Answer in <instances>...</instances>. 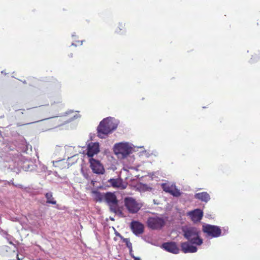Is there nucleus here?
<instances>
[{"label":"nucleus","mask_w":260,"mask_h":260,"mask_svg":"<svg viewBox=\"0 0 260 260\" xmlns=\"http://www.w3.org/2000/svg\"><path fill=\"white\" fill-rule=\"evenodd\" d=\"M131 228L135 235L138 236L143 233L144 225L137 221H133L131 223Z\"/></svg>","instance_id":"obj_11"},{"label":"nucleus","mask_w":260,"mask_h":260,"mask_svg":"<svg viewBox=\"0 0 260 260\" xmlns=\"http://www.w3.org/2000/svg\"><path fill=\"white\" fill-rule=\"evenodd\" d=\"M65 148H66V149H71V147H70V146H65Z\"/></svg>","instance_id":"obj_29"},{"label":"nucleus","mask_w":260,"mask_h":260,"mask_svg":"<svg viewBox=\"0 0 260 260\" xmlns=\"http://www.w3.org/2000/svg\"><path fill=\"white\" fill-rule=\"evenodd\" d=\"M108 182L111 186L114 188L123 189L126 187V185L123 183L121 179L111 178L108 180Z\"/></svg>","instance_id":"obj_15"},{"label":"nucleus","mask_w":260,"mask_h":260,"mask_svg":"<svg viewBox=\"0 0 260 260\" xmlns=\"http://www.w3.org/2000/svg\"><path fill=\"white\" fill-rule=\"evenodd\" d=\"M174 186V185H170L169 184L165 183H163L161 185V187L164 191L169 193L171 191V190H172Z\"/></svg>","instance_id":"obj_19"},{"label":"nucleus","mask_w":260,"mask_h":260,"mask_svg":"<svg viewBox=\"0 0 260 260\" xmlns=\"http://www.w3.org/2000/svg\"><path fill=\"white\" fill-rule=\"evenodd\" d=\"M72 46H77V45H76V44H75L74 43H72Z\"/></svg>","instance_id":"obj_32"},{"label":"nucleus","mask_w":260,"mask_h":260,"mask_svg":"<svg viewBox=\"0 0 260 260\" xmlns=\"http://www.w3.org/2000/svg\"><path fill=\"white\" fill-rule=\"evenodd\" d=\"M133 258L135 259V260H141L140 258V257H136L135 256H133Z\"/></svg>","instance_id":"obj_27"},{"label":"nucleus","mask_w":260,"mask_h":260,"mask_svg":"<svg viewBox=\"0 0 260 260\" xmlns=\"http://www.w3.org/2000/svg\"><path fill=\"white\" fill-rule=\"evenodd\" d=\"M129 254H130V255H131V256H132V257H133V256H134V255L133 254V253H132V252L131 253L129 252Z\"/></svg>","instance_id":"obj_31"},{"label":"nucleus","mask_w":260,"mask_h":260,"mask_svg":"<svg viewBox=\"0 0 260 260\" xmlns=\"http://www.w3.org/2000/svg\"><path fill=\"white\" fill-rule=\"evenodd\" d=\"M111 219L112 220H114L113 218H111Z\"/></svg>","instance_id":"obj_37"},{"label":"nucleus","mask_w":260,"mask_h":260,"mask_svg":"<svg viewBox=\"0 0 260 260\" xmlns=\"http://www.w3.org/2000/svg\"><path fill=\"white\" fill-rule=\"evenodd\" d=\"M104 202L108 205L111 212L114 213H117L119 212L118 200L114 193L111 192L106 193Z\"/></svg>","instance_id":"obj_6"},{"label":"nucleus","mask_w":260,"mask_h":260,"mask_svg":"<svg viewBox=\"0 0 260 260\" xmlns=\"http://www.w3.org/2000/svg\"><path fill=\"white\" fill-rule=\"evenodd\" d=\"M2 73L4 74V72L3 71H2Z\"/></svg>","instance_id":"obj_35"},{"label":"nucleus","mask_w":260,"mask_h":260,"mask_svg":"<svg viewBox=\"0 0 260 260\" xmlns=\"http://www.w3.org/2000/svg\"><path fill=\"white\" fill-rule=\"evenodd\" d=\"M46 199V203L48 204H51L53 205L56 204V201L53 198L52 193L51 192H47L45 194Z\"/></svg>","instance_id":"obj_18"},{"label":"nucleus","mask_w":260,"mask_h":260,"mask_svg":"<svg viewBox=\"0 0 260 260\" xmlns=\"http://www.w3.org/2000/svg\"><path fill=\"white\" fill-rule=\"evenodd\" d=\"M89 161L90 167L94 173L96 174H103L104 173V168L99 160L90 158Z\"/></svg>","instance_id":"obj_9"},{"label":"nucleus","mask_w":260,"mask_h":260,"mask_svg":"<svg viewBox=\"0 0 260 260\" xmlns=\"http://www.w3.org/2000/svg\"><path fill=\"white\" fill-rule=\"evenodd\" d=\"M100 151L99 144L98 142H90L87 146V155L88 157L92 158L93 155L98 154Z\"/></svg>","instance_id":"obj_10"},{"label":"nucleus","mask_w":260,"mask_h":260,"mask_svg":"<svg viewBox=\"0 0 260 260\" xmlns=\"http://www.w3.org/2000/svg\"><path fill=\"white\" fill-rule=\"evenodd\" d=\"M187 215L193 222H198L201 220L203 216V212L201 209H197L189 212Z\"/></svg>","instance_id":"obj_14"},{"label":"nucleus","mask_w":260,"mask_h":260,"mask_svg":"<svg viewBox=\"0 0 260 260\" xmlns=\"http://www.w3.org/2000/svg\"><path fill=\"white\" fill-rule=\"evenodd\" d=\"M22 147L21 148V151L22 152H26L28 150V147L30 146L29 144L27 143L25 140L22 141Z\"/></svg>","instance_id":"obj_22"},{"label":"nucleus","mask_w":260,"mask_h":260,"mask_svg":"<svg viewBox=\"0 0 260 260\" xmlns=\"http://www.w3.org/2000/svg\"><path fill=\"white\" fill-rule=\"evenodd\" d=\"M2 73L4 74V72L3 71H2Z\"/></svg>","instance_id":"obj_36"},{"label":"nucleus","mask_w":260,"mask_h":260,"mask_svg":"<svg viewBox=\"0 0 260 260\" xmlns=\"http://www.w3.org/2000/svg\"><path fill=\"white\" fill-rule=\"evenodd\" d=\"M73 113H74V112L72 110L68 111L65 113V114L63 116H66L68 115L69 114H72Z\"/></svg>","instance_id":"obj_25"},{"label":"nucleus","mask_w":260,"mask_h":260,"mask_svg":"<svg viewBox=\"0 0 260 260\" xmlns=\"http://www.w3.org/2000/svg\"><path fill=\"white\" fill-rule=\"evenodd\" d=\"M194 198L202 202L207 203L210 200V196L208 192L204 191L196 193L194 194Z\"/></svg>","instance_id":"obj_16"},{"label":"nucleus","mask_w":260,"mask_h":260,"mask_svg":"<svg viewBox=\"0 0 260 260\" xmlns=\"http://www.w3.org/2000/svg\"><path fill=\"white\" fill-rule=\"evenodd\" d=\"M193 245L189 241L182 243L181 244L182 251L184 253L196 252L198 248Z\"/></svg>","instance_id":"obj_13"},{"label":"nucleus","mask_w":260,"mask_h":260,"mask_svg":"<svg viewBox=\"0 0 260 260\" xmlns=\"http://www.w3.org/2000/svg\"><path fill=\"white\" fill-rule=\"evenodd\" d=\"M123 26H124V25H123V24H122V23L120 24H119V29L120 30H122V28H123Z\"/></svg>","instance_id":"obj_28"},{"label":"nucleus","mask_w":260,"mask_h":260,"mask_svg":"<svg viewBox=\"0 0 260 260\" xmlns=\"http://www.w3.org/2000/svg\"><path fill=\"white\" fill-rule=\"evenodd\" d=\"M81 42V45H82L83 43V41H82Z\"/></svg>","instance_id":"obj_34"},{"label":"nucleus","mask_w":260,"mask_h":260,"mask_svg":"<svg viewBox=\"0 0 260 260\" xmlns=\"http://www.w3.org/2000/svg\"><path fill=\"white\" fill-rule=\"evenodd\" d=\"M122 241L126 244V246L129 249V251L131 253L133 252L132 244L131 243L129 239L128 238H122Z\"/></svg>","instance_id":"obj_21"},{"label":"nucleus","mask_w":260,"mask_h":260,"mask_svg":"<svg viewBox=\"0 0 260 260\" xmlns=\"http://www.w3.org/2000/svg\"><path fill=\"white\" fill-rule=\"evenodd\" d=\"M132 145L128 143H119L115 144L114 151L118 157L123 158L132 152Z\"/></svg>","instance_id":"obj_3"},{"label":"nucleus","mask_w":260,"mask_h":260,"mask_svg":"<svg viewBox=\"0 0 260 260\" xmlns=\"http://www.w3.org/2000/svg\"><path fill=\"white\" fill-rule=\"evenodd\" d=\"M124 205L128 211L132 213H136L141 209L142 205L137 202L132 197H126L124 199Z\"/></svg>","instance_id":"obj_7"},{"label":"nucleus","mask_w":260,"mask_h":260,"mask_svg":"<svg viewBox=\"0 0 260 260\" xmlns=\"http://www.w3.org/2000/svg\"><path fill=\"white\" fill-rule=\"evenodd\" d=\"M257 56H253L251 58V59H250V62L251 63H253L254 62V61H256L257 59Z\"/></svg>","instance_id":"obj_24"},{"label":"nucleus","mask_w":260,"mask_h":260,"mask_svg":"<svg viewBox=\"0 0 260 260\" xmlns=\"http://www.w3.org/2000/svg\"><path fill=\"white\" fill-rule=\"evenodd\" d=\"M92 195L94 200L98 202H104L106 193L101 192L98 191H93Z\"/></svg>","instance_id":"obj_17"},{"label":"nucleus","mask_w":260,"mask_h":260,"mask_svg":"<svg viewBox=\"0 0 260 260\" xmlns=\"http://www.w3.org/2000/svg\"><path fill=\"white\" fill-rule=\"evenodd\" d=\"M81 171H82V173H83V175L85 176V177H86V175L85 174H84V172H83V169H82V170H81Z\"/></svg>","instance_id":"obj_30"},{"label":"nucleus","mask_w":260,"mask_h":260,"mask_svg":"<svg viewBox=\"0 0 260 260\" xmlns=\"http://www.w3.org/2000/svg\"><path fill=\"white\" fill-rule=\"evenodd\" d=\"M118 121L112 117H109L104 119L97 128L98 136L100 138H105L109 134L116 129Z\"/></svg>","instance_id":"obj_1"},{"label":"nucleus","mask_w":260,"mask_h":260,"mask_svg":"<svg viewBox=\"0 0 260 260\" xmlns=\"http://www.w3.org/2000/svg\"><path fill=\"white\" fill-rule=\"evenodd\" d=\"M10 157H12V160L15 162L18 161L17 165L25 171H32L34 169L35 167L32 164H30V162L27 161L22 162V156L19 154L15 153L14 151L9 153Z\"/></svg>","instance_id":"obj_4"},{"label":"nucleus","mask_w":260,"mask_h":260,"mask_svg":"<svg viewBox=\"0 0 260 260\" xmlns=\"http://www.w3.org/2000/svg\"><path fill=\"white\" fill-rule=\"evenodd\" d=\"M166 223L163 217L158 216L149 217L147 220V224L149 228L153 230L161 229Z\"/></svg>","instance_id":"obj_5"},{"label":"nucleus","mask_w":260,"mask_h":260,"mask_svg":"<svg viewBox=\"0 0 260 260\" xmlns=\"http://www.w3.org/2000/svg\"><path fill=\"white\" fill-rule=\"evenodd\" d=\"M79 117H80V115L77 114H76L74 115L73 116H71L69 120H68V122H70V121L73 120L74 119H75L79 118Z\"/></svg>","instance_id":"obj_23"},{"label":"nucleus","mask_w":260,"mask_h":260,"mask_svg":"<svg viewBox=\"0 0 260 260\" xmlns=\"http://www.w3.org/2000/svg\"><path fill=\"white\" fill-rule=\"evenodd\" d=\"M162 248L166 251L173 254H178L180 249L174 242L165 243L162 245Z\"/></svg>","instance_id":"obj_12"},{"label":"nucleus","mask_w":260,"mask_h":260,"mask_svg":"<svg viewBox=\"0 0 260 260\" xmlns=\"http://www.w3.org/2000/svg\"><path fill=\"white\" fill-rule=\"evenodd\" d=\"M170 193L175 197H178L181 195V192L180 190L176 188L175 185H174Z\"/></svg>","instance_id":"obj_20"},{"label":"nucleus","mask_w":260,"mask_h":260,"mask_svg":"<svg viewBox=\"0 0 260 260\" xmlns=\"http://www.w3.org/2000/svg\"><path fill=\"white\" fill-rule=\"evenodd\" d=\"M116 235L117 236H119L121 238V239L122 240V238H123V237L119 233H118V232H116Z\"/></svg>","instance_id":"obj_26"},{"label":"nucleus","mask_w":260,"mask_h":260,"mask_svg":"<svg viewBox=\"0 0 260 260\" xmlns=\"http://www.w3.org/2000/svg\"><path fill=\"white\" fill-rule=\"evenodd\" d=\"M202 230L208 237L217 238L221 235V231L219 226L206 224L203 225Z\"/></svg>","instance_id":"obj_8"},{"label":"nucleus","mask_w":260,"mask_h":260,"mask_svg":"<svg viewBox=\"0 0 260 260\" xmlns=\"http://www.w3.org/2000/svg\"><path fill=\"white\" fill-rule=\"evenodd\" d=\"M182 232L184 238L192 244L201 245L203 239L200 237V231L197 228L192 226H183Z\"/></svg>","instance_id":"obj_2"},{"label":"nucleus","mask_w":260,"mask_h":260,"mask_svg":"<svg viewBox=\"0 0 260 260\" xmlns=\"http://www.w3.org/2000/svg\"><path fill=\"white\" fill-rule=\"evenodd\" d=\"M57 162H58V161H53V163L54 165H55V163H57Z\"/></svg>","instance_id":"obj_33"}]
</instances>
